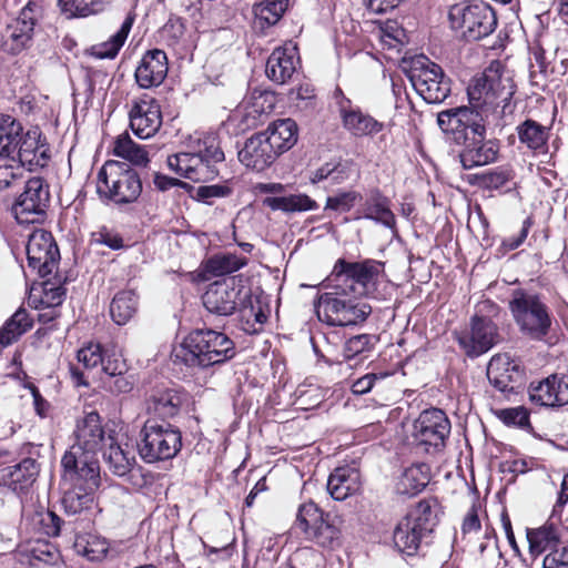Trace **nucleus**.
Returning <instances> with one entry per match:
<instances>
[{
  "instance_id": "f257e3e1",
  "label": "nucleus",
  "mask_w": 568,
  "mask_h": 568,
  "mask_svg": "<svg viewBox=\"0 0 568 568\" xmlns=\"http://www.w3.org/2000/svg\"><path fill=\"white\" fill-rule=\"evenodd\" d=\"M235 355L233 339L225 333L211 328L193 329L173 351L174 362L202 369L222 365Z\"/></svg>"
},
{
  "instance_id": "f03ea898",
  "label": "nucleus",
  "mask_w": 568,
  "mask_h": 568,
  "mask_svg": "<svg viewBox=\"0 0 568 568\" xmlns=\"http://www.w3.org/2000/svg\"><path fill=\"white\" fill-rule=\"evenodd\" d=\"M327 290L315 303L317 317L331 326H351L363 323L372 313V306L362 296L345 288L337 282L324 281Z\"/></svg>"
},
{
  "instance_id": "7ed1b4c3",
  "label": "nucleus",
  "mask_w": 568,
  "mask_h": 568,
  "mask_svg": "<svg viewBox=\"0 0 568 568\" xmlns=\"http://www.w3.org/2000/svg\"><path fill=\"white\" fill-rule=\"evenodd\" d=\"M293 527L305 541L323 550L333 551L343 544V519L312 500L298 506Z\"/></svg>"
},
{
  "instance_id": "20e7f679",
  "label": "nucleus",
  "mask_w": 568,
  "mask_h": 568,
  "mask_svg": "<svg viewBox=\"0 0 568 568\" xmlns=\"http://www.w3.org/2000/svg\"><path fill=\"white\" fill-rule=\"evenodd\" d=\"M142 191L139 172L126 162L109 160L97 174V194L102 202L116 206L133 204Z\"/></svg>"
},
{
  "instance_id": "39448f33",
  "label": "nucleus",
  "mask_w": 568,
  "mask_h": 568,
  "mask_svg": "<svg viewBox=\"0 0 568 568\" xmlns=\"http://www.w3.org/2000/svg\"><path fill=\"white\" fill-rule=\"evenodd\" d=\"M515 94L511 75L500 61H493L468 87L469 103L478 108H487L489 118L495 115L497 108L501 113L509 108Z\"/></svg>"
},
{
  "instance_id": "423d86ee",
  "label": "nucleus",
  "mask_w": 568,
  "mask_h": 568,
  "mask_svg": "<svg viewBox=\"0 0 568 568\" xmlns=\"http://www.w3.org/2000/svg\"><path fill=\"white\" fill-rule=\"evenodd\" d=\"M508 306L524 336L531 341H546L551 331L552 315L539 294L525 288H515Z\"/></svg>"
},
{
  "instance_id": "0eeeda50",
  "label": "nucleus",
  "mask_w": 568,
  "mask_h": 568,
  "mask_svg": "<svg viewBox=\"0 0 568 568\" xmlns=\"http://www.w3.org/2000/svg\"><path fill=\"white\" fill-rule=\"evenodd\" d=\"M182 433L169 422L148 418L140 430L138 452L146 464L171 460L181 452Z\"/></svg>"
},
{
  "instance_id": "6e6552de",
  "label": "nucleus",
  "mask_w": 568,
  "mask_h": 568,
  "mask_svg": "<svg viewBox=\"0 0 568 568\" xmlns=\"http://www.w3.org/2000/svg\"><path fill=\"white\" fill-rule=\"evenodd\" d=\"M407 77L415 91L427 103H443L452 93L450 78L439 64L426 55L412 60Z\"/></svg>"
},
{
  "instance_id": "1a4fd4ad",
  "label": "nucleus",
  "mask_w": 568,
  "mask_h": 568,
  "mask_svg": "<svg viewBox=\"0 0 568 568\" xmlns=\"http://www.w3.org/2000/svg\"><path fill=\"white\" fill-rule=\"evenodd\" d=\"M448 17L453 29L459 30L467 41L480 40L497 27L495 11L483 1L454 4Z\"/></svg>"
},
{
  "instance_id": "9d476101",
  "label": "nucleus",
  "mask_w": 568,
  "mask_h": 568,
  "mask_svg": "<svg viewBox=\"0 0 568 568\" xmlns=\"http://www.w3.org/2000/svg\"><path fill=\"white\" fill-rule=\"evenodd\" d=\"M383 272L384 263L376 260L366 258L359 262H348L338 258L328 277L331 282H337L363 297L376 288Z\"/></svg>"
},
{
  "instance_id": "9b49d317",
  "label": "nucleus",
  "mask_w": 568,
  "mask_h": 568,
  "mask_svg": "<svg viewBox=\"0 0 568 568\" xmlns=\"http://www.w3.org/2000/svg\"><path fill=\"white\" fill-rule=\"evenodd\" d=\"M202 298L204 307L219 316H230L236 310L253 311L250 290L236 284L233 277L210 284Z\"/></svg>"
},
{
  "instance_id": "f8f14e48",
  "label": "nucleus",
  "mask_w": 568,
  "mask_h": 568,
  "mask_svg": "<svg viewBox=\"0 0 568 568\" xmlns=\"http://www.w3.org/2000/svg\"><path fill=\"white\" fill-rule=\"evenodd\" d=\"M489 123V110L473 104L446 109L437 114L439 129L445 134L452 135L456 145Z\"/></svg>"
},
{
  "instance_id": "ddd939ff",
  "label": "nucleus",
  "mask_w": 568,
  "mask_h": 568,
  "mask_svg": "<svg viewBox=\"0 0 568 568\" xmlns=\"http://www.w3.org/2000/svg\"><path fill=\"white\" fill-rule=\"evenodd\" d=\"M455 339L467 357L476 358L501 341L497 324L488 316L475 314L469 325L454 332Z\"/></svg>"
},
{
  "instance_id": "4468645a",
  "label": "nucleus",
  "mask_w": 568,
  "mask_h": 568,
  "mask_svg": "<svg viewBox=\"0 0 568 568\" xmlns=\"http://www.w3.org/2000/svg\"><path fill=\"white\" fill-rule=\"evenodd\" d=\"M413 436L426 453L439 452L450 434V422L444 410L429 408L422 412L414 423Z\"/></svg>"
},
{
  "instance_id": "2eb2a0df",
  "label": "nucleus",
  "mask_w": 568,
  "mask_h": 568,
  "mask_svg": "<svg viewBox=\"0 0 568 568\" xmlns=\"http://www.w3.org/2000/svg\"><path fill=\"white\" fill-rule=\"evenodd\" d=\"M50 203L49 184L42 178H31L13 204L12 212L20 224L42 220Z\"/></svg>"
},
{
  "instance_id": "dca6fc26",
  "label": "nucleus",
  "mask_w": 568,
  "mask_h": 568,
  "mask_svg": "<svg viewBox=\"0 0 568 568\" xmlns=\"http://www.w3.org/2000/svg\"><path fill=\"white\" fill-rule=\"evenodd\" d=\"M63 479L71 485L85 484L89 489L100 485V467L94 454L72 445L61 459Z\"/></svg>"
},
{
  "instance_id": "f3484780",
  "label": "nucleus",
  "mask_w": 568,
  "mask_h": 568,
  "mask_svg": "<svg viewBox=\"0 0 568 568\" xmlns=\"http://www.w3.org/2000/svg\"><path fill=\"white\" fill-rule=\"evenodd\" d=\"M16 152L4 158L32 171L44 168L50 160V146L38 126L23 130L16 142Z\"/></svg>"
},
{
  "instance_id": "a211bd4d",
  "label": "nucleus",
  "mask_w": 568,
  "mask_h": 568,
  "mask_svg": "<svg viewBox=\"0 0 568 568\" xmlns=\"http://www.w3.org/2000/svg\"><path fill=\"white\" fill-rule=\"evenodd\" d=\"M487 126H481L476 133H471L457 145L459 162L465 170L488 165L498 159L499 141L486 138Z\"/></svg>"
},
{
  "instance_id": "6ab92c4d",
  "label": "nucleus",
  "mask_w": 568,
  "mask_h": 568,
  "mask_svg": "<svg viewBox=\"0 0 568 568\" xmlns=\"http://www.w3.org/2000/svg\"><path fill=\"white\" fill-rule=\"evenodd\" d=\"M487 378L498 392L509 397L517 394L525 382V369L507 354L494 355L487 366Z\"/></svg>"
},
{
  "instance_id": "aec40b11",
  "label": "nucleus",
  "mask_w": 568,
  "mask_h": 568,
  "mask_svg": "<svg viewBox=\"0 0 568 568\" xmlns=\"http://www.w3.org/2000/svg\"><path fill=\"white\" fill-rule=\"evenodd\" d=\"M38 17L39 7L33 2H28L2 32L3 50L16 54L26 49L32 40Z\"/></svg>"
},
{
  "instance_id": "412c9836",
  "label": "nucleus",
  "mask_w": 568,
  "mask_h": 568,
  "mask_svg": "<svg viewBox=\"0 0 568 568\" xmlns=\"http://www.w3.org/2000/svg\"><path fill=\"white\" fill-rule=\"evenodd\" d=\"M187 402V393L175 385H156L145 397V410L159 420L176 417Z\"/></svg>"
},
{
  "instance_id": "4be33fe9",
  "label": "nucleus",
  "mask_w": 568,
  "mask_h": 568,
  "mask_svg": "<svg viewBox=\"0 0 568 568\" xmlns=\"http://www.w3.org/2000/svg\"><path fill=\"white\" fill-rule=\"evenodd\" d=\"M27 258L29 267L36 270L40 277H45L54 271L60 253L50 232L37 230L29 236Z\"/></svg>"
},
{
  "instance_id": "5701e85b",
  "label": "nucleus",
  "mask_w": 568,
  "mask_h": 568,
  "mask_svg": "<svg viewBox=\"0 0 568 568\" xmlns=\"http://www.w3.org/2000/svg\"><path fill=\"white\" fill-rule=\"evenodd\" d=\"M338 114L343 128L357 138L376 135L385 126L383 122L354 105L346 97H342V100L338 101Z\"/></svg>"
},
{
  "instance_id": "b1692460",
  "label": "nucleus",
  "mask_w": 568,
  "mask_h": 568,
  "mask_svg": "<svg viewBox=\"0 0 568 568\" xmlns=\"http://www.w3.org/2000/svg\"><path fill=\"white\" fill-rule=\"evenodd\" d=\"M529 399L540 406L556 407L568 404V377L550 375L539 382H531L528 388Z\"/></svg>"
},
{
  "instance_id": "393cba45",
  "label": "nucleus",
  "mask_w": 568,
  "mask_h": 568,
  "mask_svg": "<svg viewBox=\"0 0 568 568\" xmlns=\"http://www.w3.org/2000/svg\"><path fill=\"white\" fill-rule=\"evenodd\" d=\"M129 119L131 130L140 139L152 138L162 125L161 109L153 99L134 101Z\"/></svg>"
},
{
  "instance_id": "a878e982",
  "label": "nucleus",
  "mask_w": 568,
  "mask_h": 568,
  "mask_svg": "<svg viewBox=\"0 0 568 568\" xmlns=\"http://www.w3.org/2000/svg\"><path fill=\"white\" fill-rule=\"evenodd\" d=\"M277 158L272 144H270L263 132L255 133L248 138L239 152L240 162L258 172L268 168Z\"/></svg>"
},
{
  "instance_id": "bb28decb",
  "label": "nucleus",
  "mask_w": 568,
  "mask_h": 568,
  "mask_svg": "<svg viewBox=\"0 0 568 568\" xmlns=\"http://www.w3.org/2000/svg\"><path fill=\"white\" fill-rule=\"evenodd\" d=\"M168 74L166 53L160 49L148 51L141 59L134 77L140 88L150 89L160 85Z\"/></svg>"
},
{
  "instance_id": "cd10ccee",
  "label": "nucleus",
  "mask_w": 568,
  "mask_h": 568,
  "mask_svg": "<svg viewBox=\"0 0 568 568\" xmlns=\"http://www.w3.org/2000/svg\"><path fill=\"white\" fill-rule=\"evenodd\" d=\"M39 473V464L32 458H24L16 465L0 469V484L17 494H24L36 483Z\"/></svg>"
},
{
  "instance_id": "c85d7f7f",
  "label": "nucleus",
  "mask_w": 568,
  "mask_h": 568,
  "mask_svg": "<svg viewBox=\"0 0 568 568\" xmlns=\"http://www.w3.org/2000/svg\"><path fill=\"white\" fill-rule=\"evenodd\" d=\"M298 62L296 47L276 48L266 61L265 73L273 82L284 84L295 73Z\"/></svg>"
},
{
  "instance_id": "c756f323",
  "label": "nucleus",
  "mask_w": 568,
  "mask_h": 568,
  "mask_svg": "<svg viewBox=\"0 0 568 568\" xmlns=\"http://www.w3.org/2000/svg\"><path fill=\"white\" fill-rule=\"evenodd\" d=\"M104 439V430L100 415L97 412L88 413L77 425L74 446L97 455Z\"/></svg>"
},
{
  "instance_id": "7c9ffc66",
  "label": "nucleus",
  "mask_w": 568,
  "mask_h": 568,
  "mask_svg": "<svg viewBox=\"0 0 568 568\" xmlns=\"http://www.w3.org/2000/svg\"><path fill=\"white\" fill-rule=\"evenodd\" d=\"M361 489V474L356 468L337 467L328 477L327 491L335 500H345Z\"/></svg>"
},
{
  "instance_id": "2f4dec72",
  "label": "nucleus",
  "mask_w": 568,
  "mask_h": 568,
  "mask_svg": "<svg viewBox=\"0 0 568 568\" xmlns=\"http://www.w3.org/2000/svg\"><path fill=\"white\" fill-rule=\"evenodd\" d=\"M263 134L266 135L273 150L280 156L297 142L298 126L291 118L278 119L270 123Z\"/></svg>"
},
{
  "instance_id": "473e14b6",
  "label": "nucleus",
  "mask_w": 568,
  "mask_h": 568,
  "mask_svg": "<svg viewBox=\"0 0 568 568\" xmlns=\"http://www.w3.org/2000/svg\"><path fill=\"white\" fill-rule=\"evenodd\" d=\"M33 326V320L23 307H19L0 327V353L20 339Z\"/></svg>"
},
{
  "instance_id": "72a5a7b5",
  "label": "nucleus",
  "mask_w": 568,
  "mask_h": 568,
  "mask_svg": "<svg viewBox=\"0 0 568 568\" xmlns=\"http://www.w3.org/2000/svg\"><path fill=\"white\" fill-rule=\"evenodd\" d=\"M519 142L534 153H544L547 151L549 139V128L540 124L532 119H526L516 126Z\"/></svg>"
},
{
  "instance_id": "f704fd0d",
  "label": "nucleus",
  "mask_w": 568,
  "mask_h": 568,
  "mask_svg": "<svg viewBox=\"0 0 568 568\" xmlns=\"http://www.w3.org/2000/svg\"><path fill=\"white\" fill-rule=\"evenodd\" d=\"M363 216L382 223L387 227L395 226V215L390 211L389 200L378 189L371 190L363 203Z\"/></svg>"
},
{
  "instance_id": "c9c22d12",
  "label": "nucleus",
  "mask_w": 568,
  "mask_h": 568,
  "mask_svg": "<svg viewBox=\"0 0 568 568\" xmlns=\"http://www.w3.org/2000/svg\"><path fill=\"white\" fill-rule=\"evenodd\" d=\"M429 467L422 463L407 467L396 484L399 495L413 497L419 494L429 483Z\"/></svg>"
},
{
  "instance_id": "e433bc0d",
  "label": "nucleus",
  "mask_w": 568,
  "mask_h": 568,
  "mask_svg": "<svg viewBox=\"0 0 568 568\" xmlns=\"http://www.w3.org/2000/svg\"><path fill=\"white\" fill-rule=\"evenodd\" d=\"M426 537L423 531L412 524L408 519L403 518L396 526L393 540L395 547L402 554L414 556L419 549L422 539Z\"/></svg>"
},
{
  "instance_id": "4c0bfd02",
  "label": "nucleus",
  "mask_w": 568,
  "mask_h": 568,
  "mask_svg": "<svg viewBox=\"0 0 568 568\" xmlns=\"http://www.w3.org/2000/svg\"><path fill=\"white\" fill-rule=\"evenodd\" d=\"M160 41L175 52H183L189 43L186 21L178 16H171L159 30Z\"/></svg>"
},
{
  "instance_id": "58836bf2",
  "label": "nucleus",
  "mask_w": 568,
  "mask_h": 568,
  "mask_svg": "<svg viewBox=\"0 0 568 568\" xmlns=\"http://www.w3.org/2000/svg\"><path fill=\"white\" fill-rule=\"evenodd\" d=\"M139 297L133 290L118 292L110 303V315L118 325H125L138 312Z\"/></svg>"
},
{
  "instance_id": "ea45409f",
  "label": "nucleus",
  "mask_w": 568,
  "mask_h": 568,
  "mask_svg": "<svg viewBox=\"0 0 568 568\" xmlns=\"http://www.w3.org/2000/svg\"><path fill=\"white\" fill-rule=\"evenodd\" d=\"M246 264L245 257L233 253H217L203 261L201 267L204 274L217 277L234 273Z\"/></svg>"
},
{
  "instance_id": "a19ab883",
  "label": "nucleus",
  "mask_w": 568,
  "mask_h": 568,
  "mask_svg": "<svg viewBox=\"0 0 568 568\" xmlns=\"http://www.w3.org/2000/svg\"><path fill=\"white\" fill-rule=\"evenodd\" d=\"M529 542V552L534 557L540 556L545 551H552L559 548L560 538L557 529L552 525H544L536 529L527 530Z\"/></svg>"
},
{
  "instance_id": "79ce46f5",
  "label": "nucleus",
  "mask_w": 568,
  "mask_h": 568,
  "mask_svg": "<svg viewBox=\"0 0 568 568\" xmlns=\"http://www.w3.org/2000/svg\"><path fill=\"white\" fill-rule=\"evenodd\" d=\"M263 204L273 211L286 213L305 212L317 209V203L306 194H292L288 196H267Z\"/></svg>"
},
{
  "instance_id": "37998d69",
  "label": "nucleus",
  "mask_w": 568,
  "mask_h": 568,
  "mask_svg": "<svg viewBox=\"0 0 568 568\" xmlns=\"http://www.w3.org/2000/svg\"><path fill=\"white\" fill-rule=\"evenodd\" d=\"M113 153L136 166L145 168L150 162L145 148L135 143L126 132L115 139Z\"/></svg>"
},
{
  "instance_id": "c03bdc74",
  "label": "nucleus",
  "mask_w": 568,
  "mask_h": 568,
  "mask_svg": "<svg viewBox=\"0 0 568 568\" xmlns=\"http://www.w3.org/2000/svg\"><path fill=\"white\" fill-rule=\"evenodd\" d=\"M353 166L352 161L327 162L312 173L311 181H329L331 185L342 184L351 179Z\"/></svg>"
},
{
  "instance_id": "a18cd8bd",
  "label": "nucleus",
  "mask_w": 568,
  "mask_h": 568,
  "mask_svg": "<svg viewBox=\"0 0 568 568\" xmlns=\"http://www.w3.org/2000/svg\"><path fill=\"white\" fill-rule=\"evenodd\" d=\"M133 18L128 17L121 28L108 41L92 45L88 53L97 59H113L124 44L132 28Z\"/></svg>"
},
{
  "instance_id": "49530a36",
  "label": "nucleus",
  "mask_w": 568,
  "mask_h": 568,
  "mask_svg": "<svg viewBox=\"0 0 568 568\" xmlns=\"http://www.w3.org/2000/svg\"><path fill=\"white\" fill-rule=\"evenodd\" d=\"M94 490L89 489L85 484L72 485L64 493L61 501L65 514L74 516L91 508Z\"/></svg>"
},
{
  "instance_id": "de8ad7c7",
  "label": "nucleus",
  "mask_w": 568,
  "mask_h": 568,
  "mask_svg": "<svg viewBox=\"0 0 568 568\" xmlns=\"http://www.w3.org/2000/svg\"><path fill=\"white\" fill-rule=\"evenodd\" d=\"M24 130L22 123L9 114H0V156L13 154L19 134Z\"/></svg>"
},
{
  "instance_id": "09e8293b",
  "label": "nucleus",
  "mask_w": 568,
  "mask_h": 568,
  "mask_svg": "<svg viewBox=\"0 0 568 568\" xmlns=\"http://www.w3.org/2000/svg\"><path fill=\"white\" fill-rule=\"evenodd\" d=\"M103 456L110 471L120 477L129 474L135 464V457L119 445H110Z\"/></svg>"
},
{
  "instance_id": "8fccbe9b",
  "label": "nucleus",
  "mask_w": 568,
  "mask_h": 568,
  "mask_svg": "<svg viewBox=\"0 0 568 568\" xmlns=\"http://www.w3.org/2000/svg\"><path fill=\"white\" fill-rule=\"evenodd\" d=\"M405 519L415 524L419 531H423L426 536L430 534L437 525V515L433 510L432 503L426 499L420 500L416 507L406 515Z\"/></svg>"
},
{
  "instance_id": "3c124183",
  "label": "nucleus",
  "mask_w": 568,
  "mask_h": 568,
  "mask_svg": "<svg viewBox=\"0 0 568 568\" xmlns=\"http://www.w3.org/2000/svg\"><path fill=\"white\" fill-rule=\"evenodd\" d=\"M288 7V0H264L253 6L254 16L267 26L276 24Z\"/></svg>"
},
{
  "instance_id": "603ef678",
  "label": "nucleus",
  "mask_w": 568,
  "mask_h": 568,
  "mask_svg": "<svg viewBox=\"0 0 568 568\" xmlns=\"http://www.w3.org/2000/svg\"><path fill=\"white\" fill-rule=\"evenodd\" d=\"M510 179L511 174L508 170L497 168L480 174L470 175L469 183L484 190H499L505 186Z\"/></svg>"
},
{
  "instance_id": "864d4df0",
  "label": "nucleus",
  "mask_w": 568,
  "mask_h": 568,
  "mask_svg": "<svg viewBox=\"0 0 568 568\" xmlns=\"http://www.w3.org/2000/svg\"><path fill=\"white\" fill-rule=\"evenodd\" d=\"M168 166L182 178L193 180L196 179V170L199 155L196 153L181 152L168 156Z\"/></svg>"
},
{
  "instance_id": "5fc2aeb1",
  "label": "nucleus",
  "mask_w": 568,
  "mask_h": 568,
  "mask_svg": "<svg viewBox=\"0 0 568 568\" xmlns=\"http://www.w3.org/2000/svg\"><path fill=\"white\" fill-rule=\"evenodd\" d=\"M376 341V337L369 334H359L348 338L343 347L344 358L348 361L372 351Z\"/></svg>"
},
{
  "instance_id": "6e6d98bb",
  "label": "nucleus",
  "mask_w": 568,
  "mask_h": 568,
  "mask_svg": "<svg viewBox=\"0 0 568 568\" xmlns=\"http://www.w3.org/2000/svg\"><path fill=\"white\" fill-rule=\"evenodd\" d=\"M362 199L356 191H344L326 199L325 211H334L337 213L349 212L355 203Z\"/></svg>"
},
{
  "instance_id": "4d7b16f0",
  "label": "nucleus",
  "mask_w": 568,
  "mask_h": 568,
  "mask_svg": "<svg viewBox=\"0 0 568 568\" xmlns=\"http://www.w3.org/2000/svg\"><path fill=\"white\" fill-rule=\"evenodd\" d=\"M232 189L226 184L201 185L196 189L193 197L207 205H213L215 199L227 197Z\"/></svg>"
},
{
  "instance_id": "13d9d810",
  "label": "nucleus",
  "mask_w": 568,
  "mask_h": 568,
  "mask_svg": "<svg viewBox=\"0 0 568 568\" xmlns=\"http://www.w3.org/2000/svg\"><path fill=\"white\" fill-rule=\"evenodd\" d=\"M102 371L106 378L128 373L129 366L126 361L122 358V355L115 351H105L103 355V362H101Z\"/></svg>"
},
{
  "instance_id": "bf43d9fd",
  "label": "nucleus",
  "mask_w": 568,
  "mask_h": 568,
  "mask_svg": "<svg viewBox=\"0 0 568 568\" xmlns=\"http://www.w3.org/2000/svg\"><path fill=\"white\" fill-rule=\"evenodd\" d=\"M104 352L100 344L89 343L78 351L77 357L85 368H94L103 362Z\"/></svg>"
},
{
  "instance_id": "052dcab7",
  "label": "nucleus",
  "mask_w": 568,
  "mask_h": 568,
  "mask_svg": "<svg viewBox=\"0 0 568 568\" xmlns=\"http://www.w3.org/2000/svg\"><path fill=\"white\" fill-rule=\"evenodd\" d=\"M498 417L508 426H518L520 428L530 426L529 413L523 406L501 409Z\"/></svg>"
},
{
  "instance_id": "680f3d73",
  "label": "nucleus",
  "mask_w": 568,
  "mask_h": 568,
  "mask_svg": "<svg viewBox=\"0 0 568 568\" xmlns=\"http://www.w3.org/2000/svg\"><path fill=\"white\" fill-rule=\"evenodd\" d=\"M201 158H206L211 162H223L225 156L220 146V142L215 135H206L199 145V151L195 152Z\"/></svg>"
},
{
  "instance_id": "e2e57ef3",
  "label": "nucleus",
  "mask_w": 568,
  "mask_h": 568,
  "mask_svg": "<svg viewBox=\"0 0 568 568\" xmlns=\"http://www.w3.org/2000/svg\"><path fill=\"white\" fill-rule=\"evenodd\" d=\"M103 383L112 394L120 395L130 393L134 387L135 381L133 375L122 373L121 375L105 378Z\"/></svg>"
},
{
  "instance_id": "0e129e2a",
  "label": "nucleus",
  "mask_w": 568,
  "mask_h": 568,
  "mask_svg": "<svg viewBox=\"0 0 568 568\" xmlns=\"http://www.w3.org/2000/svg\"><path fill=\"white\" fill-rule=\"evenodd\" d=\"M39 525L43 534L49 537H57L61 531L62 519L53 511L47 510L39 514Z\"/></svg>"
},
{
  "instance_id": "69168bd1",
  "label": "nucleus",
  "mask_w": 568,
  "mask_h": 568,
  "mask_svg": "<svg viewBox=\"0 0 568 568\" xmlns=\"http://www.w3.org/2000/svg\"><path fill=\"white\" fill-rule=\"evenodd\" d=\"M63 12L71 16L87 17L94 12L91 0H58Z\"/></svg>"
},
{
  "instance_id": "338daca9",
  "label": "nucleus",
  "mask_w": 568,
  "mask_h": 568,
  "mask_svg": "<svg viewBox=\"0 0 568 568\" xmlns=\"http://www.w3.org/2000/svg\"><path fill=\"white\" fill-rule=\"evenodd\" d=\"M542 568H568V546L548 552L542 559Z\"/></svg>"
},
{
  "instance_id": "774afa93",
  "label": "nucleus",
  "mask_w": 568,
  "mask_h": 568,
  "mask_svg": "<svg viewBox=\"0 0 568 568\" xmlns=\"http://www.w3.org/2000/svg\"><path fill=\"white\" fill-rule=\"evenodd\" d=\"M294 394L296 403L304 409L314 407L320 403V394L316 387L298 386Z\"/></svg>"
}]
</instances>
